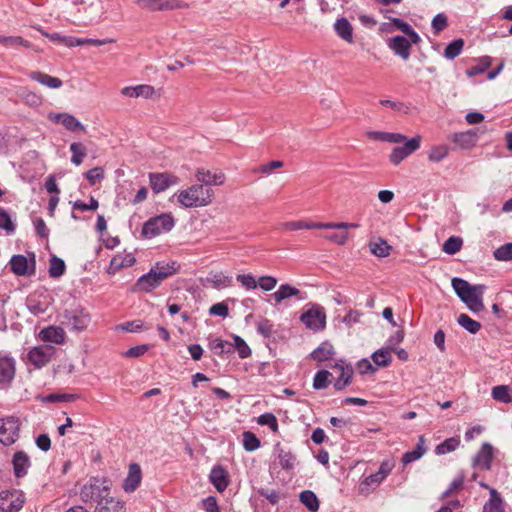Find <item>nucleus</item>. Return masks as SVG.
Here are the masks:
<instances>
[{
	"label": "nucleus",
	"mask_w": 512,
	"mask_h": 512,
	"mask_svg": "<svg viewBox=\"0 0 512 512\" xmlns=\"http://www.w3.org/2000/svg\"><path fill=\"white\" fill-rule=\"evenodd\" d=\"M492 397L494 400L502 402V403H510L512 402V395L510 393V389L506 385H498L493 387L492 389Z\"/></svg>",
	"instance_id": "obj_46"
},
{
	"label": "nucleus",
	"mask_w": 512,
	"mask_h": 512,
	"mask_svg": "<svg viewBox=\"0 0 512 512\" xmlns=\"http://www.w3.org/2000/svg\"><path fill=\"white\" fill-rule=\"evenodd\" d=\"M179 268L180 265L175 261L171 263L157 262L150 271H154L156 278L163 282L168 277L176 274L179 271Z\"/></svg>",
	"instance_id": "obj_22"
},
{
	"label": "nucleus",
	"mask_w": 512,
	"mask_h": 512,
	"mask_svg": "<svg viewBox=\"0 0 512 512\" xmlns=\"http://www.w3.org/2000/svg\"><path fill=\"white\" fill-rule=\"evenodd\" d=\"M29 76L32 80L37 81L40 84L45 85L49 88L57 89L63 85V82L60 78L51 76L40 71H33L30 73Z\"/></svg>",
	"instance_id": "obj_31"
},
{
	"label": "nucleus",
	"mask_w": 512,
	"mask_h": 512,
	"mask_svg": "<svg viewBox=\"0 0 512 512\" xmlns=\"http://www.w3.org/2000/svg\"><path fill=\"white\" fill-rule=\"evenodd\" d=\"M493 456V446L488 442L483 443L480 450L473 458V467L490 470L492 467Z\"/></svg>",
	"instance_id": "obj_12"
},
{
	"label": "nucleus",
	"mask_w": 512,
	"mask_h": 512,
	"mask_svg": "<svg viewBox=\"0 0 512 512\" xmlns=\"http://www.w3.org/2000/svg\"><path fill=\"white\" fill-rule=\"evenodd\" d=\"M320 229H349V228H358V223H347V222H320Z\"/></svg>",
	"instance_id": "obj_60"
},
{
	"label": "nucleus",
	"mask_w": 512,
	"mask_h": 512,
	"mask_svg": "<svg viewBox=\"0 0 512 512\" xmlns=\"http://www.w3.org/2000/svg\"><path fill=\"white\" fill-rule=\"evenodd\" d=\"M463 240L459 236H450L443 244L442 250L448 255H454L462 248Z\"/></svg>",
	"instance_id": "obj_45"
},
{
	"label": "nucleus",
	"mask_w": 512,
	"mask_h": 512,
	"mask_svg": "<svg viewBox=\"0 0 512 512\" xmlns=\"http://www.w3.org/2000/svg\"><path fill=\"white\" fill-rule=\"evenodd\" d=\"M334 30L341 39L348 43H353V27L346 17L336 20Z\"/></svg>",
	"instance_id": "obj_27"
},
{
	"label": "nucleus",
	"mask_w": 512,
	"mask_h": 512,
	"mask_svg": "<svg viewBox=\"0 0 512 512\" xmlns=\"http://www.w3.org/2000/svg\"><path fill=\"white\" fill-rule=\"evenodd\" d=\"M55 121L61 123L67 130L75 132L77 130L84 131L85 127L83 124L75 118L73 115L68 113H59L55 115Z\"/></svg>",
	"instance_id": "obj_33"
},
{
	"label": "nucleus",
	"mask_w": 512,
	"mask_h": 512,
	"mask_svg": "<svg viewBox=\"0 0 512 512\" xmlns=\"http://www.w3.org/2000/svg\"><path fill=\"white\" fill-rule=\"evenodd\" d=\"M85 177L91 186L95 185L97 181L104 179V170L102 167H94L85 173Z\"/></svg>",
	"instance_id": "obj_61"
},
{
	"label": "nucleus",
	"mask_w": 512,
	"mask_h": 512,
	"mask_svg": "<svg viewBox=\"0 0 512 512\" xmlns=\"http://www.w3.org/2000/svg\"><path fill=\"white\" fill-rule=\"evenodd\" d=\"M155 92L153 86L148 84H141L137 86H127L121 90V94L126 97H143L145 99L151 98Z\"/></svg>",
	"instance_id": "obj_23"
},
{
	"label": "nucleus",
	"mask_w": 512,
	"mask_h": 512,
	"mask_svg": "<svg viewBox=\"0 0 512 512\" xmlns=\"http://www.w3.org/2000/svg\"><path fill=\"white\" fill-rule=\"evenodd\" d=\"M13 471L16 478H22L27 475L31 466L29 456L24 451H17L12 459Z\"/></svg>",
	"instance_id": "obj_18"
},
{
	"label": "nucleus",
	"mask_w": 512,
	"mask_h": 512,
	"mask_svg": "<svg viewBox=\"0 0 512 512\" xmlns=\"http://www.w3.org/2000/svg\"><path fill=\"white\" fill-rule=\"evenodd\" d=\"M175 225L173 216L170 213H163L148 219L142 227L141 236L152 239L162 233L172 230Z\"/></svg>",
	"instance_id": "obj_3"
},
{
	"label": "nucleus",
	"mask_w": 512,
	"mask_h": 512,
	"mask_svg": "<svg viewBox=\"0 0 512 512\" xmlns=\"http://www.w3.org/2000/svg\"><path fill=\"white\" fill-rule=\"evenodd\" d=\"M426 452L425 447V438L423 435L419 436L418 442L416 444V447L411 450L407 451L402 456V462L403 464L407 465L410 464L418 459H420Z\"/></svg>",
	"instance_id": "obj_34"
},
{
	"label": "nucleus",
	"mask_w": 512,
	"mask_h": 512,
	"mask_svg": "<svg viewBox=\"0 0 512 512\" xmlns=\"http://www.w3.org/2000/svg\"><path fill=\"white\" fill-rule=\"evenodd\" d=\"M179 178L168 172L149 173V183L154 193L164 192L169 187L178 184Z\"/></svg>",
	"instance_id": "obj_8"
},
{
	"label": "nucleus",
	"mask_w": 512,
	"mask_h": 512,
	"mask_svg": "<svg viewBox=\"0 0 512 512\" xmlns=\"http://www.w3.org/2000/svg\"><path fill=\"white\" fill-rule=\"evenodd\" d=\"M490 498L483 506V512H505L504 501L495 488H489Z\"/></svg>",
	"instance_id": "obj_29"
},
{
	"label": "nucleus",
	"mask_w": 512,
	"mask_h": 512,
	"mask_svg": "<svg viewBox=\"0 0 512 512\" xmlns=\"http://www.w3.org/2000/svg\"><path fill=\"white\" fill-rule=\"evenodd\" d=\"M109 494L108 481L100 478H91L80 490V498L85 503L95 501L98 504Z\"/></svg>",
	"instance_id": "obj_4"
},
{
	"label": "nucleus",
	"mask_w": 512,
	"mask_h": 512,
	"mask_svg": "<svg viewBox=\"0 0 512 512\" xmlns=\"http://www.w3.org/2000/svg\"><path fill=\"white\" fill-rule=\"evenodd\" d=\"M70 151L72 153L71 162L76 166L80 165L86 156V147L80 142H73L70 144Z\"/></svg>",
	"instance_id": "obj_47"
},
{
	"label": "nucleus",
	"mask_w": 512,
	"mask_h": 512,
	"mask_svg": "<svg viewBox=\"0 0 512 512\" xmlns=\"http://www.w3.org/2000/svg\"><path fill=\"white\" fill-rule=\"evenodd\" d=\"M19 419L13 416L0 420V442L9 446L14 444L19 437Z\"/></svg>",
	"instance_id": "obj_6"
},
{
	"label": "nucleus",
	"mask_w": 512,
	"mask_h": 512,
	"mask_svg": "<svg viewBox=\"0 0 512 512\" xmlns=\"http://www.w3.org/2000/svg\"><path fill=\"white\" fill-rule=\"evenodd\" d=\"M233 340H234V343H232V344H233V347H234V351L235 350L237 351L238 356L241 359H246L249 356H251V349L247 345V343L244 341V339H242L238 335H234L233 336Z\"/></svg>",
	"instance_id": "obj_49"
},
{
	"label": "nucleus",
	"mask_w": 512,
	"mask_h": 512,
	"mask_svg": "<svg viewBox=\"0 0 512 512\" xmlns=\"http://www.w3.org/2000/svg\"><path fill=\"white\" fill-rule=\"evenodd\" d=\"M208 347L215 355L222 358H225L234 352V347L231 342L219 338L211 339Z\"/></svg>",
	"instance_id": "obj_28"
},
{
	"label": "nucleus",
	"mask_w": 512,
	"mask_h": 512,
	"mask_svg": "<svg viewBox=\"0 0 512 512\" xmlns=\"http://www.w3.org/2000/svg\"><path fill=\"white\" fill-rule=\"evenodd\" d=\"M333 354V345L328 341H325L311 353V357L318 362H323L329 360Z\"/></svg>",
	"instance_id": "obj_37"
},
{
	"label": "nucleus",
	"mask_w": 512,
	"mask_h": 512,
	"mask_svg": "<svg viewBox=\"0 0 512 512\" xmlns=\"http://www.w3.org/2000/svg\"><path fill=\"white\" fill-rule=\"evenodd\" d=\"M369 250L373 255L379 258H385L390 255L392 247L387 243L386 240L379 238L378 242L369 243Z\"/></svg>",
	"instance_id": "obj_39"
},
{
	"label": "nucleus",
	"mask_w": 512,
	"mask_h": 512,
	"mask_svg": "<svg viewBox=\"0 0 512 512\" xmlns=\"http://www.w3.org/2000/svg\"><path fill=\"white\" fill-rule=\"evenodd\" d=\"M229 301H231L233 303L235 302L234 300L227 299L226 301L213 304L209 308V314L212 316H217V317H222V318L229 316V306H228Z\"/></svg>",
	"instance_id": "obj_50"
},
{
	"label": "nucleus",
	"mask_w": 512,
	"mask_h": 512,
	"mask_svg": "<svg viewBox=\"0 0 512 512\" xmlns=\"http://www.w3.org/2000/svg\"><path fill=\"white\" fill-rule=\"evenodd\" d=\"M336 368L341 370L339 378L334 383V388L337 391H342L346 386L350 385L353 378V369L351 366L337 363Z\"/></svg>",
	"instance_id": "obj_35"
},
{
	"label": "nucleus",
	"mask_w": 512,
	"mask_h": 512,
	"mask_svg": "<svg viewBox=\"0 0 512 512\" xmlns=\"http://www.w3.org/2000/svg\"><path fill=\"white\" fill-rule=\"evenodd\" d=\"M38 337L43 342L62 344L65 340V331L59 326H48L39 332Z\"/></svg>",
	"instance_id": "obj_19"
},
{
	"label": "nucleus",
	"mask_w": 512,
	"mask_h": 512,
	"mask_svg": "<svg viewBox=\"0 0 512 512\" xmlns=\"http://www.w3.org/2000/svg\"><path fill=\"white\" fill-rule=\"evenodd\" d=\"M388 47L402 59L407 60L411 53V42L402 35H396L388 40Z\"/></svg>",
	"instance_id": "obj_14"
},
{
	"label": "nucleus",
	"mask_w": 512,
	"mask_h": 512,
	"mask_svg": "<svg viewBox=\"0 0 512 512\" xmlns=\"http://www.w3.org/2000/svg\"><path fill=\"white\" fill-rule=\"evenodd\" d=\"M55 353L52 345H40L31 349L28 353V360L35 367L41 368L47 365Z\"/></svg>",
	"instance_id": "obj_11"
},
{
	"label": "nucleus",
	"mask_w": 512,
	"mask_h": 512,
	"mask_svg": "<svg viewBox=\"0 0 512 512\" xmlns=\"http://www.w3.org/2000/svg\"><path fill=\"white\" fill-rule=\"evenodd\" d=\"M125 502L110 494L100 500L95 507V512H125Z\"/></svg>",
	"instance_id": "obj_20"
},
{
	"label": "nucleus",
	"mask_w": 512,
	"mask_h": 512,
	"mask_svg": "<svg viewBox=\"0 0 512 512\" xmlns=\"http://www.w3.org/2000/svg\"><path fill=\"white\" fill-rule=\"evenodd\" d=\"M448 155V148L446 146L432 147L428 154V159L431 162H440Z\"/></svg>",
	"instance_id": "obj_58"
},
{
	"label": "nucleus",
	"mask_w": 512,
	"mask_h": 512,
	"mask_svg": "<svg viewBox=\"0 0 512 512\" xmlns=\"http://www.w3.org/2000/svg\"><path fill=\"white\" fill-rule=\"evenodd\" d=\"M278 460L282 469L291 470L295 466L296 457L290 451L279 449Z\"/></svg>",
	"instance_id": "obj_48"
},
{
	"label": "nucleus",
	"mask_w": 512,
	"mask_h": 512,
	"mask_svg": "<svg viewBox=\"0 0 512 512\" xmlns=\"http://www.w3.org/2000/svg\"><path fill=\"white\" fill-rule=\"evenodd\" d=\"M142 480L141 467L137 463H131L129 465L128 475L124 480L123 489L127 493L134 492L140 485Z\"/></svg>",
	"instance_id": "obj_15"
},
{
	"label": "nucleus",
	"mask_w": 512,
	"mask_h": 512,
	"mask_svg": "<svg viewBox=\"0 0 512 512\" xmlns=\"http://www.w3.org/2000/svg\"><path fill=\"white\" fill-rule=\"evenodd\" d=\"M459 445L460 439L458 437L447 438L435 447V454L444 455L453 452L459 447Z\"/></svg>",
	"instance_id": "obj_44"
},
{
	"label": "nucleus",
	"mask_w": 512,
	"mask_h": 512,
	"mask_svg": "<svg viewBox=\"0 0 512 512\" xmlns=\"http://www.w3.org/2000/svg\"><path fill=\"white\" fill-rule=\"evenodd\" d=\"M15 375V361L11 357L0 358V384L10 383Z\"/></svg>",
	"instance_id": "obj_25"
},
{
	"label": "nucleus",
	"mask_w": 512,
	"mask_h": 512,
	"mask_svg": "<svg viewBox=\"0 0 512 512\" xmlns=\"http://www.w3.org/2000/svg\"><path fill=\"white\" fill-rule=\"evenodd\" d=\"M320 222H317V223H314V222H311V223H308V222H304V221H291V222H287L285 224L286 228L291 230V231H297V230H302V229H320L319 225Z\"/></svg>",
	"instance_id": "obj_59"
},
{
	"label": "nucleus",
	"mask_w": 512,
	"mask_h": 512,
	"mask_svg": "<svg viewBox=\"0 0 512 512\" xmlns=\"http://www.w3.org/2000/svg\"><path fill=\"white\" fill-rule=\"evenodd\" d=\"M212 190L204 185H192L178 194V202L185 208L202 207L211 202Z\"/></svg>",
	"instance_id": "obj_2"
},
{
	"label": "nucleus",
	"mask_w": 512,
	"mask_h": 512,
	"mask_svg": "<svg viewBox=\"0 0 512 512\" xmlns=\"http://www.w3.org/2000/svg\"><path fill=\"white\" fill-rule=\"evenodd\" d=\"M84 13L86 16L83 19L85 24H91L99 21L104 13V7L100 0H93L88 5L83 6Z\"/></svg>",
	"instance_id": "obj_21"
},
{
	"label": "nucleus",
	"mask_w": 512,
	"mask_h": 512,
	"mask_svg": "<svg viewBox=\"0 0 512 512\" xmlns=\"http://www.w3.org/2000/svg\"><path fill=\"white\" fill-rule=\"evenodd\" d=\"M258 424L268 426L273 432L278 431V421L274 414L264 413L258 417Z\"/></svg>",
	"instance_id": "obj_57"
},
{
	"label": "nucleus",
	"mask_w": 512,
	"mask_h": 512,
	"mask_svg": "<svg viewBox=\"0 0 512 512\" xmlns=\"http://www.w3.org/2000/svg\"><path fill=\"white\" fill-rule=\"evenodd\" d=\"M161 281L156 278L154 271L140 276L133 286L134 292H150L161 285Z\"/></svg>",
	"instance_id": "obj_16"
},
{
	"label": "nucleus",
	"mask_w": 512,
	"mask_h": 512,
	"mask_svg": "<svg viewBox=\"0 0 512 512\" xmlns=\"http://www.w3.org/2000/svg\"><path fill=\"white\" fill-rule=\"evenodd\" d=\"M331 373L327 370L318 371L313 379V388L316 390L325 389L329 385Z\"/></svg>",
	"instance_id": "obj_53"
},
{
	"label": "nucleus",
	"mask_w": 512,
	"mask_h": 512,
	"mask_svg": "<svg viewBox=\"0 0 512 512\" xmlns=\"http://www.w3.org/2000/svg\"><path fill=\"white\" fill-rule=\"evenodd\" d=\"M209 480L218 492H223L229 485L228 472L220 465L211 469Z\"/></svg>",
	"instance_id": "obj_17"
},
{
	"label": "nucleus",
	"mask_w": 512,
	"mask_h": 512,
	"mask_svg": "<svg viewBox=\"0 0 512 512\" xmlns=\"http://www.w3.org/2000/svg\"><path fill=\"white\" fill-rule=\"evenodd\" d=\"M299 320H326L325 308L320 304L309 302L305 305Z\"/></svg>",
	"instance_id": "obj_24"
},
{
	"label": "nucleus",
	"mask_w": 512,
	"mask_h": 512,
	"mask_svg": "<svg viewBox=\"0 0 512 512\" xmlns=\"http://www.w3.org/2000/svg\"><path fill=\"white\" fill-rule=\"evenodd\" d=\"M25 503L24 493L20 490H4L0 492V511L19 512Z\"/></svg>",
	"instance_id": "obj_5"
},
{
	"label": "nucleus",
	"mask_w": 512,
	"mask_h": 512,
	"mask_svg": "<svg viewBox=\"0 0 512 512\" xmlns=\"http://www.w3.org/2000/svg\"><path fill=\"white\" fill-rule=\"evenodd\" d=\"M243 447L246 451L252 452L260 447V440L251 431L243 433Z\"/></svg>",
	"instance_id": "obj_52"
},
{
	"label": "nucleus",
	"mask_w": 512,
	"mask_h": 512,
	"mask_svg": "<svg viewBox=\"0 0 512 512\" xmlns=\"http://www.w3.org/2000/svg\"><path fill=\"white\" fill-rule=\"evenodd\" d=\"M368 135L374 140L389 143H404L409 140L405 135L401 133L371 131L368 133Z\"/></svg>",
	"instance_id": "obj_32"
},
{
	"label": "nucleus",
	"mask_w": 512,
	"mask_h": 512,
	"mask_svg": "<svg viewBox=\"0 0 512 512\" xmlns=\"http://www.w3.org/2000/svg\"><path fill=\"white\" fill-rule=\"evenodd\" d=\"M196 177L198 181L203 183L205 186L222 185L225 179L223 173H213L210 170L204 169H199L196 173Z\"/></svg>",
	"instance_id": "obj_30"
},
{
	"label": "nucleus",
	"mask_w": 512,
	"mask_h": 512,
	"mask_svg": "<svg viewBox=\"0 0 512 512\" xmlns=\"http://www.w3.org/2000/svg\"><path fill=\"white\" fill-rule=\"evenodd\" d=\"M114 42L113 39H92V38H75L72 37V47L74 46H83V45H93V46H102L107 43Z\"/></svg>",
	"instance_id": "obj_51"
},
{
	"label": "nucleus",
	"mask_w": 512,
	"mask_h": 512,
	"mask_svg": "<svg viewBox=\"0 0 512 512\" xmlns=\"http://www.w3.org/2000/svg\"><path fill=\"white\" fill-rule=\"evenodd\" d=\"M434 34H439L448 26V18L444 13H438L431 22Z\"/></svg>",
	"instance_id": "obj_56"
},
{
	"label": "nucleus",
	"mask_w": 512,
	"mask_h": 512,
	"mask_svg": "<svg viewBox=\"0 0 512 512\" xmlns=\"http://www.w3.org/2000/svg\"><path fill=\"white\" fill-rule=\"evenodd\" d=\"M136 262V258L132 253L125 255H115L109 264L108 273L115 274L118 270L124 267H130Z\"/></svg>",
	"instance_id": "obj_26"
},
{
	"label": "nucleus",
	"mask_w": 512,
	"mask_h": 512,
	"mask_svg": "<svg viewBox=\"0 0 512 512\" xmlns=\"http://www.w3.org/2000/svg\"><path fill=\"white\" fill-rule=\"evenodd\" d=\"M420 144L421 136L417 135L404 142L403 146L394 147L389 155V161L395 166L399 165L405 158L417 151Z\"/></svg>",
	"instance_id": "obj_7"
},
{
	"label": "nucleus",
	"mask_w": 512,
	"mask_h": 512,
	"mask_svg": "<svg viewBox=\"0 0 512 512\" xmlns=\"http://www.w3.org/2000/svg\"><path fill=\"white\" fill-rule=\"evenodd\" d=\"M393 349L389 348V346L386 345V347L381 348L377 351H375L371 358L376 366L378 367H387L390 365L392 361L391 351Z\"/></svg>",
	"instance_id": "obj_38"
},
{
	"label": "nucleus",
	"mask_w": 512,
	"mask_h": 512,
	"mask_svg": "<svg viewBox=\"0 0 512 512\" xmlns=\"http://www.w3.org/2000/svg\"><path fill=\"white\" fill-rule=\"evenodd\" d=\"M451 284L457 296L472 312H479L484 308L482 302L483 285H471L468 281L459 277L453 278Z\"/></svg>",
	"instance_id": "obj_1"
},
{
	"label": "nucleus",
	"mask_w": 512,
	"mask_h": 512,
	"mask_svg": "<svg viewBox=\"0 0 512 512\" xmlns=\"http://www.w3.org/2000/svg\"><path fill=\"white\" fill-rule=\"evenodd\" d=\"M490 66V58L486 57L482 59L480 64L470 67L466 73L469 77H474L476 75L484 73L488 67Z\"/></svg>",
	"instance_id": "obj_62"
},
{
	"label": "nucleus",
	"mask_w": 512,
	"mask_h": 512,
	"mask_svg": "<svg viewBox=\"0 0 512 512\" xmlns=\"http://www.w3.org/2000/svg\"><path fill=\"white\" fill-rule=\"evenodd\" d=\"M451 141L460 149H471L477 144L478 132L477 129H470L464 132H456L451 135Z\"/></svg>",
	"instance_id": "obj_13"
},
{
	"label": "nucleus",
	"mask_w": 512,
	"mask_h": 512,
	"mask_svg": "<svg viewBox=\"0 0 512 512\" xmlns=\"http://www.w3.org/2000/svg\"><path fill=\"white\" fill-rule=\"evenodd\" d=\"M0 228L7 233H13L16 229V225L13 223L9 213L2 207H0Z\"/></svg>",
	"instance_id": "obj_54"
},
{
	"label": "nucleus",
	"mask_w": 512,
	"mask_h": 512,
	"mask_svg": "<svg viewBox=\"0 0 512 512\" xmlns=\"http://www.w3.org/2000/svg\"><path fill=\"white\" fill-rule=\"evenodd\" d=\"M264 291H271L277 285V279L273 276H261L257 280V286Z\"/></svg>",
	"instance_id": "obj_64"
},
{
	"label": "nucleus",
	"mask_w": 512,
	"mask_h": 512,
	"mask_svg": "<svg viewBox=\"0 0 512 512\" xmlns=\"http://www.w3.org/2000/svg\"><path fill=\"white\" fill-rule=\"evenodd\" d=\"M391 467L388 463L384 462L379 467V470L366 477L365 483L367 485H379L390 473Z\"/></svg>",
	"instance_id": "obj_40"
},
{
	"label": "nucleus",
	"mask_w": 512,
	"mask_h": 512,
	"mask_svg": "<svg viewBox=\"0 0 512 512\" xmlns=\"http://www.w3.org/2000/svg\"><path fill=\"white\" fill-rule=\"evenodd\" d=\"M142 9L148 11H168L187 7V4L179 0H135Z\"/></svg>",
	"instance_id": "obj_9"
},
{
	"label": "nucleus",
	"mask_w": 512,
	"mask_h": 512,
	"mask_svg": "<svg viewBox=\"0 0 512 512\" xmlns=\"http://www.w3.org/2000/svg\"><path fill=\"white\" fill-rule=\"evenodd\" d=\"M149 349V346L146 344L137 345L131 347L126 352L123 353V356L126 358H139L144 355Z\"/></svg>",
	"instance_id": "obj_63"
},
{
	"label": "nucleus",
	"mask_w": 512,
	"mask_h": 512,
	"mask_svg": "<svg viewBox=\"0 0 512 512\" xmlns=\"http://www.w3.org/2000/svg\"><path fill=\"white\" fill-rule=\"evenodd\" d=\"M464 44H465V42L462 38L454 39L453 41L448 43L447 46L445 47L444 53H443L444 57L446 59L453 60L458 55H460V53L463 50Z\"/></svg>",
	"instance_id": "obj_41"
},
{
	"label": "nucleus",
	"mask_w": 512,
	"mask_h": 512,
	"mask_svg": "<svg viewBox=\"0 0 512 512\" xmlns=\"http://www.w3.org/2000/svg\"><path fill=\"white\" fill-rule=\"evenodd\" d=\"M66 271V264L63 259L53 255L50 259V266H49V276L51 278H59L61 277Z\"/></svg>",
	"instance_id": "obj_43"
},
{
	"label": "nucleus",
	"mask_w": 512,
	"mask_h": 512,
	"mask_svg": "<svg viewBox=\"0 0 512 512\" xmlns=\"http://www.w3.org/2000/svg\"><path fill=\"white\" fill-rule=\"evenodd\" d=\"M31 267L29 266V261L27 257L21 254H15L10 259V269L17 276H30L35 273V255L32 254L30 259Z\"/></svg>",
	"instance_id": "obj_10"
},
{
	"label": "nucleus",
	"mask_w": 512,
	"mask_h": 512,
	"mask_svg": "<svg viewBox=\"0 0 512 512\" xmlns=\"http://www.w3.org/2000/svg\"><path fill=\"white\" fill-rule=\"evenodd\" d=\"M301 291L291 286L290 284H282L279 286L278 290L271 294V298L277 303H281L282 301L292 297L299 296Z\"/></svg>",
	"instance_id": "obj_36"
},
{
	"label": "nucleus",
	"mask_w": 512,
	"mask_h": 512,
	"mask_svg": "<svg viewBox=\"0 0 512 512\" xmlns=\"http://www.w3.org/2000/svg\"><path fill=\"white\" fill-rule=\"evenodd\" d=\"M494 258L499 261L512 260V243H506L494 251Z\"/></svg>",
	"instance_id": "obj_55"
},
{
	"label": "nucleus",
	"mask_w": 512,
	"mask_h": 512,
	"mask_svg": "<svg viewBox=\"0 0 512 512\" xmlns=\"http://www.w3.org/2000/svg\"><path fill=\"white\" fill-rule=\"evenodd\" d=\"M299 499L311 512L319 509V501L316 494L311 490H304L300 493Z\"/></svg>",
	"instance_id": "obj_42"
}]
</instances>
